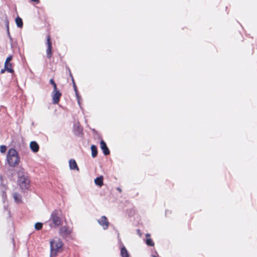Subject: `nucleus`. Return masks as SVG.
<instances>
[{"mask_svg":"<svg viewBox=\"0 0 257 257\" xmlns=\"http://www.w3.org/2000/svg\"><path fill=\"white\" fill-rule=\"evenodd\" d=\"M50 257H56L62 249L63 243L60 239L55 237L50 242Z\"/></svg>","mask_w":257,"mask_h":257,"instance_id":"1","label":"nucleus"},{"mask_svg":"<svg viewBox=\"0 0 257 257\" xmlns=\"http://www.w3.org/2000/svg\"><path fill=\"white\" fill-rule=\"evenodd\" d=\"M7 160L11 167H16L18 165L20 158L17 151L14 149H10L7 155Z\"/></svg>","mask_w":257,"mask_h":257,"instance_id":"2","label":"nucleus"},{"mask_svg":"<svg viewBox=\"0 0 257 257\" xmlns=\"http://www.w3.org/2000/svg\"><path fill=\"white\" fill-rule=\"evenodd\" d=\"M61 213L58 210L53 211L50 218V226L52 228H56L60 225L62 223Z\"/></svg>","mask_w":257,"mask_h":257,"instance_id":"3","label":"nucleus"},{"mask_svg":"<svg viewBox=\"0 0 257 257\" xmlns=\"http://www.w3.org/2000/svg\"><path fill=\"white\" fill-rule=\"evenodd\" d=\"M18 184L22 189H27L30 187V181L27 174L22 171L18 173Z\"/></svg>","mask_w":257,"mask_h":257,"instance_id":"4","label":"nucleus"},{"mask_svg":"<svg viewBox=\"0 0 257 257\" xmlns=\"http://www.w3.org/2000/svg\"><path fill=\"white\" fill-rule=\"evenodd\" d=\"M98 223L102 226L103 229H106L109 226V222L106 216H102L97 220Z\"/></svg>","mask_w":257,"mask_h":257,"instance_id":"5","label":"nucleus"},{"mask_svg":"<svg viewBox=\"0 0 257 257\" xmlns=\"http://www.w3.org/2000/svg\"><path fill=\"white\" fill-rule=\"evenodd\" d=\"M46 44L47 45V49L46 50L47 56L48 58H50L52 56V44L51 37L49 35L47 36Z\"/></svg>","mask_w":257,"mask_h":257,"instance_id":"6","label":"nucleus"},{"mask_svg":"<svg viewBox=\"0 0 257 257\" xmlns=\"http://www.w3.org/2000/svg\"><path fill=\"white\" fill-rule=\"evenodd\" d=\"M61 93L59 91H53L52 93V100L54 104L58 103Z\"/></svg>","mask_w":257,"mask_h":257,"instance_id":"7","label":"nucleus"},{"mask_svg":"<svg viewBox=\"0 0 257 257\" xmlns=\"http://www.w3.org/2000/svg\"><path fill=\"white\" fill-rule=\"evenodd\" d=\"M71 229L66 227V226H62L60 229V233L63 237H66L68 234L71 233Z\"/></svg>","mask_w":257,"mask_h":257,"instance_id":"8","label":"nucleus"},{"mask_svg":"<svg viewBox=\"0 0 257 257\" xmlns=\"http://www.w3.org/2000/svg\"><path fill=\"white\" fill-rule=\"evenodd\" d=\"M100 148L103 151V152L105 155H108L109 154L110 152L107 148L105 143L103 141H101L100 143Z\"/></svg>","mask_w":257,"mask_h":257,"instance_id":"9","label":"nucleus"},{"mask_svg":"<svg viewBox=\"0 0 257 257\" xmlns=\"http://www.w3.org/2000/svg\"><path fill=\"white\" fill-rule=\"evenodd\" d=\"M69 165L70 169L79 170L76 162L74 160L70 159L69 162Z\"/></svg>","mask_w":257,"mask_h":257,"instance_id":"10","label":"nucleus"},{"mask_svg":"<svg viewBox=\"0 0 257 257\" xmlns=\"http://www.w3.org/2000/svg\"><path fill=\"white\" fill-rule=\"evenodd\" d=\"M30 147L32 151L35 153L39 151V147L36 142H31L30 144Z\"/></svg>","mask_w":257,"mask_h":257,"instance_id":"11","label":"nucleus"},{"mask_svg":"<svg viewBox=\"0 0 257 257\" xmlns=\"http://www.w3.org/2000/svg\"><path fill=\"white\" fill-rule=\"evenodd\" d=\"M12 56H9L7 58L5 63V69H6L7 71H8L9 72H10V73H13L14 70L12 68H8L7 67H8V64L10 63V62L12 60Z\"/></svg>","mask_w":257,"mask_h":257,"instance_id":"12","label":"nucleus"},{"mask_svg":"<svg viewBox=\"0 0 257 257\" xmlns=\"http://www.w3.org/2000/svg\"><path fill=\"white\" fill-rule=\"evenodd\" d=\"M120 255L121 257H130L129 253L124 245L121 247Z\"/></svg>","mask_w":257,"mask_h":257,"instance_id":"13","label":"nucleus"},{"mask_svg":"<svg viewBox=\"0 0 257 257\" xmlns=\"http://www.w3.org/2000/svg\"><path fill=\"white\" fill-rule=\"evenodd\" d=\"M15 201L17 203H20L22 202V197L21 195L18 193H14L13 194Z\"/></svg>","mask_w":257,"mask_h":257,"instance_id":"14","label":"nucleus"},{"mask_svg":"<svg viewBox=\"0 0 257 257\" xmlns=\"http://www.w3.org/2000/svg\"><path fill=\"white\" fill-rule=\"evenodd\" d=\"M103 176H100L98 177H97L96 179H95L94 183L96 185L99 186V187H101L103 185Z\"/></svg>","mask_w":257,"mask_h":257,"instance_id":"15","label":"nucleus"},{"mask_svg":"<svg viewBox=\"0 0 257 257\" xmlns=\"http://www.w3.org/2000/svg\"><path fill=\"white\" fill-rule=\"evenodd\" d=\"M91 150L92 152V157L93 158H95L97 154V151L96 147L94 145H92L91 146Z\"/></svg>","mask_w":257,"mask_h":257,"instance_id":"16","label":"nucleus"},{"mask_svg":"<svg viewBox=\"0 0 257 257\" xmlns=\"http://www.w3.org/2000/svg\"><path fill=\"white\" fill-rule=\"evenodd\" d=\"M16 23L17 24V25L19 28H22L23 25V21L21 18L20 17H17L16 19Z\"/></svg>","mask_w":257,"mask_h":257,"instance_id":"17","label":"nucleus"},{"mask_svg":"<svg viewBox=\"0 0 257 257\" xmlns=\"http://www.w3.org/2000/svg\"><path fill=\"white\" fill-rule=\"evenodd\" d=\"M146 243L149 246H154V243L153 242V240L151 238H148L146 240Z\"/></svg>","mask_w":257,"mask_h":257,"instance_id":"18","label":"nucleus"},{"mask_svg":"<svg viewBox=\"0 0 257 257\" xmlns=\"http://www.w3.org/2000/svg\"><path fill=\"white\" fill-rule=\"evenodd\" d=\"M42 226H43L42 223H40V222H37L35 224V228L37 230H40L42 228Z\"/></svg>","mask_w":257,"mask_h":257,"instance_id":"19","label":"nucleus"},{"mask_svg":"<svg viewBox=\"0 0 257 257\" xmlns=\"http://www.w3.org/2000/svg\"><path fill=\"white\" fill-rule=\"evenodd\" d=\"M7 150V147L6 146L2 145L0 146V152L2 153H4Z\"/></svg>","mask_w":257,"mask_h":257,"instance_id":"20","label":"nucleus"},{"mask_svg":"<svg viewBox=\"0 0 257 257\" xmlns=\"http://www.w3.org/2000/svg\"><path fill=\"white\" fill-rule=\"evenodd\" d=\"M73 86H74V90L75 91V93H76V94L77 95V98H78V94H77V88H76V86L74 82V80H73ZM78 103H79V99H78Z\"/></svg>","mask_w":257,"mask_h":257,"instance_id":"21","label":"nucleus"},{"mask_svg":"<svg viewBox=\"0 0 257 257\" xmlns=\"http://www.w3.org/2000/svg\"><path fill=\"white\" fill-rule=\"evenodd\" d=\"M53 91H58L57 90V85L56 84H55L54 85H53Z\"/></svg>","mask_w":257,"mask_h":257,"instance_id":"22","label":"nucleus"},{"mask_svg":"<svg viewBox=\"0 0 257 257\" xmlns=\"http://www.w3.org/2000/svg\"><path fill=\"white\" fill-rule=\"evenodd\" d=\"M50 83L52 84V85H54L55 84H56L55 83V82L54 81L53 79H51L50 80Z\"/></svg>","mask_w":257,"mask_h":257,"instance_id":"23","label":"nucleus"},{"mask_svg":"<svg viewBox=\"0 0 257 257\" xmlns=\"http://www.w3.org/2000/svg\"><path fill=\"white\" fill-rule=\"evenodd\" d=\"M7 33H8V36L10 37V32H9V28L8 24L7 25Z\"/></svg>","mask_w":257,"mask_h":257,"instance_id":"24","label":"nucleus"},{"mask_svg":"<svg viewBox=\"0 0 257 257\" xmlns=\"http://www.w3.org/2000/svg\"><path fill=\"white\" fill-rule=\"evenodd\" d=\"M6 70L7 71L6 69H5V68L4 69H2V70H1V73L2 74H3V73H4L5 72V71Z\"/></svg>","mask_w":257,"mask_h":257,"instance_id":"25","label":"nucleus"},{"mask_svg":"<svg viewBox=\"0 0 257 257\" xmlns=\"http://www.w3.org/2000/svg\"><path fill=\"white\" fill-rule=\"evenodd\" d=\"M8 68H12V64L11 63H9L8 65V67H7Z\"/></svg>","mask_w":257,"mask_h":257,"instance_id":"26","label":"nucleus"},{"mask_svg":"<svg viewBox=\"0 0 257 257\" xmlns=\"http://www.w3.org/2000/svg\"><path fill=\"white\" fill-rule=\"evenodd\" d=\"M33 2H39V0H31Z\"/></svg>","mask_w":257,"mask_h":257,"instance_id":"27","label":"nucleus"},{"mask_svg":"<svg viewBox=\"0 0 257 257\" xmlns=\"http://www.w3.org/2000/svg\"><path fill=\"white\" fill-rule=\"evenodd\" d=\"M150 236V234H146V236H147V237H149V236Z\"/></svg>","mask_w":257,"mask_h":257,"instance_id":"28","label":"nucleus"}]
</instances>
